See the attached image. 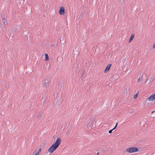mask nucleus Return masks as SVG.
Returning a JSON list of instances; mask_svg holds the SVG:
<instances>
[{"label": "nucleus", "instance_id": "7", "mask_svg": "<svg viewBox=\"0 0 155 155\" xmlns=\"http://www.w3.org/2000/svg\"><path fill=\"white\" fill-rule=\"evenodd\" d=\"M134 36L135 35L134 34H132L131 35L129 41V42H130L132 40V39L134 38Z\"/></svg>", "mask_w": 155, "mask_h": 155}, {"label": "nucleus", "instance_id": "21", "mask_svg": "<svg viewBox=\"0 0 155 155\" xmlns=\"http://www.w3.org/2000/svg\"><path fill=\"white\" fill-rule=\"evenodd\" d=\"M99 154V153H97V155H98V154Z\"/></svg>", "mask_w": 155, "mask_h": 155}, {"label": "nucleus", "instance_id": "12", "mask_svg": "<svg viewBox=\"0 0 155 155\" xmlns=\"http://www.w3.org/2000/svg\"><path fill=\"white\" fill-rule=\"evenodd\" d=\"M112 131H113V130H112V129L110 130H109L108 132H109V134H110V133H111L112 132Z\"/></svg>", "mask_w": 155, "mask_h": 155}, {"label": "nucleus", "instance_id": "15", "mask_svg": "<svg viewBox=\"0 0 155 155\" xmlns=\"http://www.w3.org/2000/svg\"><path fill=\"white\" fill-rule=\"evenodd\" d=\"M117 124H118V123H116V125H115V127H116V128L117 127Z\"/></svg>", "mask_w": 155, "mask_h": 155}, {"label": "nucleus", "instance_id": "8", "mask_svg": "<svg viewBox=\"0 0 155 155\" xmlns=\"http://www.w3.org/2000/svg\"><path fill=\"white\" fill-rule=\"evenodd\" d=\"M45 60L47 61L49 60V57L47 54L45 53Z\"/></svg>", "mask_w": 155, "mask_h": 155}, {"label": "nucleus", "instance_id": "4", "mask_svg": "<svg viewBox=\"0 0 155 155\" xmlns=\"http://www.w3.org/2000/svg\"><path fill=\"white\" fill-rule=\"evenodd\" d=\"M111 65L112 64H108L107 65L104 71L105 73L109 71Z\"/></svg>", "mask_w": 155, "mask_h": 155}, {"label": "nucleus", "instance_id": "17", "mask_svg": "<svg viewBox=\"0 0 155 155\" xmlns=\"http://www.w3.org/2000/svg\"><path fill=\"white\" fill-rule=\"evenodd\" d=\"M153 48H155V43H154V44H153Z\"/></svg>", "mask_w": 155, "mask_h": 155}, {"label": "nucleus", "instance_id": "11", "mask_svg": "<svg viewBox=\"0 0 155 155\" xmlns=\"http://www.w3.org/2000/svg\"><path fill=\"white\" fill-rule=\"evenodd\" d=\"M41 113H40L38 115V118H40L41 117Z\"/></svg>", "mask_w": 155, "mask_h": 155}, {"label": "nucleus", "instance_id": "22", "mask_svg": "<svg viewBox=\"0 0 155 155\" xmlns=\"http://www.w3.org/2000/svg\"><path fill=\"white\" fill-rule=\"evenodd\" d=\"M153 155H155V152L153 154Z\"/></svg>", "mask_w": 155, "mask_h": 155}, {"label": "nucleus", "instance_id": "19", "mask_svg": "<svg viewBox=\"0 0 155 155\" xmlns=\"http://www.w3.org/2000/svg\"><path fill=\"white\" fill-rule=\"evenodd\" d=\"M116 128V127H114L113 129H112V130H113L115 129Z\"/></svg>", "mask_w": 155, "mask_h": 155}, {"label": "nucleus", "instance_id": "24", "mask_svg": "<svg viewBox=\"0 0 155 155\" xmlns=\"http://www.w3.org/2000/svg\"><path fill=\"white\" fill-rule=\"evenodd\" d=\"M35 151H34V152H35Z\"/></svg>", "mask_w": 155, "mask_h": 155}, {"label": "nucleus", "instance_id": "16", "mask_svg": "<svg viewBox=\"0 0 155 155\" xmlns=\"http://www.w3.org/2000/svg\"><path fill=\"white\" fill-rule=\"evenodd\" d=\"M117 124H118V123H116V125H115V127H116V128L117 127Z\"/></svg>", "mask_w": 155, "mask_h": 155}, {"label": "nucleus", "instance_id": "13", "mask_svg": "<svg viewBox=\"0 0 155 155\" xmlns=\"http://www.w3.org/2000/svg\"><path fill=\"white\" fill-rule=\"evenodd\" d=\"M41 148H40L39 149V150H38V153H39L41 152Z\"/></svg>", "mask_w": 155, "mask_h": 155}, {"label": "nucleus", "instance_id": "10", "mask_svg": "<svg viewBox=\"0 0 155 155\" xmlns=\"http://www.w3.org/2000/svg\"><path fill=\"white\" fill-rule=\"evenodd\" d=\"M143 77L142 76H141V77L139 78L137 80V82L138 83H139L140 81L143 79Z\"/></svg>", "mask_w": 155, "mask_h": 155}, {"label": "nucleus", "instance_id": "18", "mask_svg": "<svg viewBox=\"0 0 155 155\" xmlns=\"http://www.w3.org/2000/svg\"><path fill=\"white\" fill-rule=\"evenodd\" d=\"M39 153H37L35 155H39Z\"/></svg>", "mask_w": 155, "mask_h": 155}, {"label": "nucleus", "instance_id": "1", "mask_svg": "<svg viewBox=\"0 0 155 155\" xmlns=\"http://www.w3.org/2000/svg\"><path fill=\"white\" fill-rule=\"evenodd\" d=\"M61 138L60 137L58 138L55 143L48 149V151L51 153H52L58 148L61 143Z\"/></svg>", "mask_w": 155, "mask_h": 155}, {"label": "nucleus", "instance_id": "3", "mask_svg": "<svg viewBox=\"0 0 155 155\" xmlns=\"http://www.w3.org/2000/svg\"><path fill=\"white\" fill-rule=\"evenodd\" d=\"M49 78H47L45 79L43 82V85L44 87L47 88L49 85Z\"/></svg>", "mask_w": 155, "mask_h": 155}, {"label": "nucleus", "instance_id": "6", "mask_svg": "<svg viewBox=\"0 0 155 155\" xmlns=\"http://www.w3.org/2000/svg\"><path fill=\"white\" fill-rule=\"evenodd\" d=\"M155 99V94H152L148 98V100L150 101H154Z\"/></svg>", "mask_w": 155, "mask_h": 155}, {"label": "nucleus", "instance_id": "2", "mask_svg": "<svg viewBox=\"0 0 155 155\" xmlns=\"http://www.w3.org/2000/svg\"><path fill=\"white\" fill-rule=\"evenodd\" d=\"M138 150V148L136 147H130L126 149L127 152L130 153L135 152Z\"/></svg>", "mask_w": 155, "mask_h": 155}, {"label": "nucleus", "instance_id": "23", "mask_svg": "<svg viewBox=\"0 0 155 155\" xmlns=\"http://www.w3.org/2000/svg\"><path fill=\"white\" fill-rule=\"evenodd\" d=\"M35 151H34V152H35Z\"/></svg>", "mask_w": 155, "mask_h": 155}, {"label": "nucleus", "instance_id": "9", "mask_svg": "<svg viewBox=\"0 0 155 155\" xmlns=\"http://www.w3.org/2000/svg\"><path fill=\"white\" fill-rule=\"evenodd\" d=\"M2 22L3 23V24L5 25H6L7 24V22L5 20V18H2Z\"/></svg>", "mask_w": 155, "mask_h": 155}, {"label": "nucleus", "instance_id": "5", "mask_svg": "<svg viewBox=\"0 0 155 155\" xmlns=\"http://www.w3.org/2000/svg\"><path fill=\"white\" fill-rule=\"evenodd\" d=\"M65 10L64 7H61L60 8L59 10V13L60 15H63L64 13Z\"/></svg>", "mask_w": 155, "mask_h": 155}, {"label": "nucleus", "instance_id": "20", "mask_svg": "<svg viewBox=\"0 0 155 155\" xmlns=\"http://www.w3.org/2000/svg\"><path fill=\"white\" fill-rule=\"evenodd\" d=\"M154 111H153L151 113H152H152H154Z\"/></svg>", "mask_w": 155, "mask_h": 155}, {"label": "nucleus", "instance_id": "14", "mask_svg": "<svg viewBox=\"0 0 155 155\" xmlns=\"http://www.w3.org/2000/svg\"><path fill=\"white\" fill-rule=\"evenodd\" d=\"M137 94H135L134 96V98H136L137 97Z\"/></svg>", "mask_w": 155, "mask_h": 155}]
</instances>
